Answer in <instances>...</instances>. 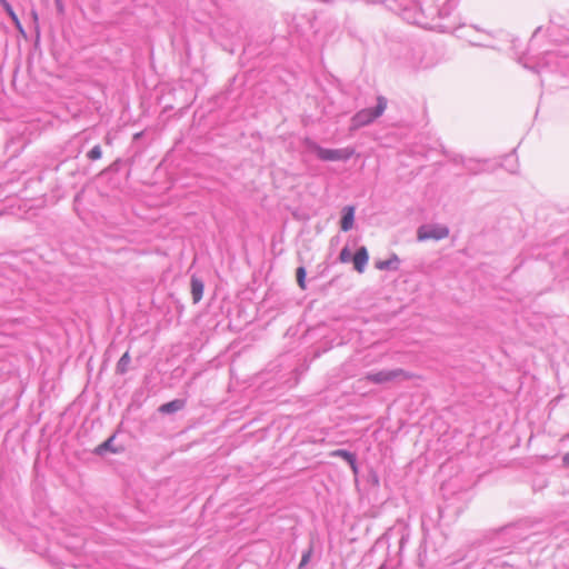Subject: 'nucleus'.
<instances>
[{
	"label": "nucleus",
	"instance_id": "nucleus-1",
	"mask_svg": "<svg viewBox=\"0 0 569 569\" xmlns=\"http://www.w3.org/2000/svg\"><path fill=\"white\" fill-rule=\"evenodd\" d=\"M457 6V0H420L416 7L418 11L410 20V10L405 11V19L426 29H437L442 32L452 30L451 26L440 20L450 16Z\"/></svg>",
	"mask_w": 569,
	"mask_h": 569
},
{
	"label": "nucleus",
	"instance_id": "nucleus-2",
	"mask_svg": "<svg viewBox=\"0 0 569 569\" xmlns=\"http://www.w3.org/2000/svg\"><path fill=\"white\" fill-rule=\"evenodd\" d=\"M387 104L388 100L382 96H378L376 107L361 109L353 114L351 118L350 130H358L361 127L372 123L383 114L387 109Z\"/></svg>",
	"mask_w": 569,
	"mask_h": 569
},
{
	"label": "nucleus",
	"instance_id": "nucleus-3",
	"mask_svg": "<svg viewBox=\"0 0 569 569\" xmlns=\"http://www.w3.org/2000/svg\"><path fill=\"white\" fill-rule=\"evenodd\" d=\"M538 68V72L546 68L569 76V54L562 51H547L540 59Z\"/></svg>",
	"mask_w": 569,
	"mask_h": 569
},
{
	"label": "nucleus",
	"instance_id": "nucleus-4",
	"mask_svg": "<svg viewBox=\"0 0 569 569\" xmlns=\"http://www.w3.org/2000/svg\"><path fill=\"white\" fill-rule=\"evenodd\" d=\"M307 146L322 161H347L355 153L352 148L327 149L310 140H307Z\"/></svg>",
	"mask_w": 569,
	"mask_h": 569
},
{
	"label": "nucleus",
	"instance_id": "nucleus-5",
	"mask_svg": "<svg viewBox=\"0 0 569 569\" xmlns=\"http://www.w3.org/2000/svg\"><path fill=\"white\" fill-rule=\"evenodd\" d=\"M411 378V375L405 371L403 369L397 368L391 370H380L377 372H369L366 375L365 379L369 382L376 385H383L387 382H392L396 380H408Z\"/></svg>",
	"mask_w": 569,
	"mask_h": 569
},
{
	"label": "nucleus",
	"instance_id": "nucleus-6",
	"mask_svg": "<svg viewBox=\"0 0 569 569\" xmlns=\"http://www.w3.org/2000/svg\"><path fill=\"white\" fill-rule=\"evenodd\" d=\"M449 229L446 226L433 224V226H421L418 229V240L425 241L429 239L441 240L447 238Z\"/></svg>",
	"mask_w": 569,
	"mask_h": 569
},
{
	"label": "nucleus",
	"instance_id": "nucleus-7",
	"mask_svg": "<svg viewBox=\"0 0 569 569\" xmlns=\"http://www.w3.org/2000/svg\"><path fill=\"white\" fill-rule=\"evenodd\" d=\"M410 67L415 69H425L432 66L431 61L425 59V50L418 46L411 49V57L408 58Z\"/></svg>",
	"mask_w": 569,
	"mask_h": 569
},
{
	"label": "nucleus",
	"instance_id": "nucleus-8",
	"mask_svg": "<svg viewBox=\"0 0 569 569\" xmlns=\"http://www.w3.org/2000/svg\"><path fill=\"white\" fill-rule=\"evenodd\" d=\"M368 260H369V254H368L366 247L358 248V250L356 251V253L352 258L355 269L359 273H362L367 267Z\"/></svg>",
	"mask_w": 569,
	"mask_h": 569
},
{
	"label": "nucleus",
	"instance_id": "nucleus-9",
	"mask_svg": "<svg viewBox=\"0 0 569 569\" xmlns=\"http://www.w3.org/2000/svg\"><path fill=\"white\" fill-rule=\"evenodd\" d=\"M186 407L184 399H174L169 402H166L159 407V412L163 415L174 413Z\"/></svg>",
	"mask_w": 569,
	"mask_h": 569
},
{
	"label": "nucleus",
	"instance_id": "nucleus-10",
	"mask_svg": "<svg viewBox=\"0 0 569 569\" xmlns=\"http://www.w3.org/2000/svg\"><path fill=\"white\" fill-rule=\"evenodd\" d=\"M331 456L342 458L345 461L348 462V465L351 467V469L355 473L358 472L357 457L355 453H352L348 450H345V449H337V450L332 451Z\"/></svg>",
	"mask_w": 569,
	"mask_h": 569
},
{
	"label": "nucleus",
	"instance_id": "nucleus-11",
	"mask_svg": "<svg viewBox=\"0 0 569 569\" xmlns=\"http://www.w3.org/2000/svg\"><path fill=\"white\" fill-rule=\"evenodd\" d=\"M355 222V208L348 206L343 209V214L340 221V228L342 231H349L352 229Z\"/></svg>",
	"mask_w": 569,
	"mask_h": 569
},
{
	"label": "nucleus",
	"instance_id": "nucleus-12",
	"mask_svg": "<svg viewBox=\"0 0 569 569\" xmlns=\"http://www.w3.org/2000/svg\"><path fill=\"white\" fill-rule=\"evenodd\" d=\"M400 259L396 253H392L389 259L380 260L376 262V268L379 270H392L396 271L399 269Z\"/></svg>",
	"mask_w": 569,
	"mask_h": 569
},
{
	"label": "nucleus",
	"instance_id": "nucleus-13",
	"mask_svg": "<svg viewBox=\"0 0 569 569\" xmlns=\"http://www.w3.org/2000/svg\"><path fill=\"white\" fill-rule=\"evenodd\" d=\"M203 281L196 277H191V295L194 303L199 302L203 296Z\"/></svg>",
	"mask_w": 569,
	"mask_h": 569
},
{
	"label": "nucleus",
	"instance_id": "nucleus-14",
	"mask_svg": "<svg viewBox=\"0 0 569 569\" xmlns=\"http://www.w3.org/2000/svg\"><path fill=\"white\" fill-rule=\"evenodd\" d=\"M399 531L400 533V547L408 540L409 538V525L402 520H397L396 525L390 529V532Z\"/></svg>",
	"mask_w": 569,
	"mask_h": 569
},
{
	"label": "nucleus",
	"instance_id": "nucleus-15",
	"mask_svg": "<svg viewBox=\"0 0 569 569\" xmlns=\"http://www.w3.org/2000/svg\"><path fill=\"white\" fill-rule=\"evenodd\" d=\"M130 362H131V357H130L129 352L127 351L121 356V358L117 362V366H116L117 373L124 375L128 371V367H129Z\"/></svg>",
	"mask_w": 569,
	"mask_h": 569
},
{
	"label": "nucleus",
	"instance_id": "nucleus-16",
	"mask_svg": "<svg viewBox=\"0 0 569 569\" xmlns=\"http://www.w3.org/2000/svg\"><path fill=\"white\" fill-rule=\"evenodd\" d=\"M489 34L486 32H482L477 38H470L469 42L473 46H480V47H493L489 41H487L485 38H488Z\"/></svg>",
	"mask_w": 569,
	"mask_h": 569
},
{
	"label": "nucleus",
	"instance_id": "nucleus-17",
	"mask_svg": "<svg viewBox=\"0 0 569 569\" xmlns=\"http://www.w3.org/2000/svg\"><path fill=\"white\" fill-rule=\"evenodd\" d=\"M306 269L305 267H299L296 271L297 281L301 289H306Z\"/></svg>",
	"mask_w": 569,
	"mask_h": 569
},
{
	"label": "nucleus",
	"instance_id": "nucleus-18",
	"mask_svg": "<svg viewBox=\"0 0 569 569\" xmlns=\"http://www.w3.org/2000/svg\"><path fill=\"white\" fill-rule=\"evenodd\" d=\"M3 10L7 12V14L11 18V20L20 27V22L18 19V16L16 14L12 6L9 2H4V6H2Z\"/></svg>",
	"mask_w": 569,
	"mask_h": 569
},
{
	"label": "nucleus",
	"instance_id": "nucleus-19",
	"mask_svg": "<svg viewBox=\"0 0 569 569\" xmlns=\"http://www.w3.org/2000/svg\"><path fill=\"white\" fill-rule=\"evenodd\" d=\"M102 156L101 147L99 144L94 146L88 153L87 157L90 160H99Z\"/></svg>",
	"mask_w": 569,
	"mask_h": 569
},
{
	"label": "nucleus",
	"instance_id": "nucleus-20",
	"mask_svg": "<svg viewBox=\"0 0 569 569\" xmlns=\"http://www.w3.org/2000/svg\"><path fill=\"white\" fill-rule=\"evenodd\" d=\"M113 441V437H110L109 439H107L104 442H102L98 448H97V452L98 453H102L107 450H111V443Z\"/></svg>",
	"mask_w": 569,
	"mask_h": 569
},
{
	"label": "nucleus",
	"instance_id": "nucleus-21",
	"mask_svg": "<svg viewBox=\"0 0 569 569\" xmlns=\"http://www.w3.org/2000/svg\"><path fill=\"white\" fill-rule=\"evenodd\" d=\"M350 259H351V252H350L349 248L348 247L342 248L340 251V254H339V260L341 262H349Z\"/></svg>",
	"mask_w": 569,
	"mask_h": 569
},
{
	"label": "nucleus",
	"instance_id": "nucleus-22",
	"mask_svg": "<svg viewBox=\"0 0 569 569\" xmlns=\"http://www.w3.org/2000/svg\"><path fill=\"white\" fill-rule=\"evenodd\" d=\"M310 557H311V549L303 552L299 567L301 568V567L306 566L309 562Z\"/></svg>",
	"mask_w": 569,
	"mask_h": 569
},
{
	"label": "nucleus",
	"instance_id": "nucleus-23",
	"mask_svg": "<svg viewBox=\"0 0 569 569\" xmlns=\"http://www.w3.org/2000/svg\"><path fill=\"white\" fill-rule=\"evenodd\" d=\"M54 3H56V7H57V11L62 14L64 12V4L62 2V0H54Z\"/></svg>",
	"mask_w": 569,
	"mask_h": 569
},
{
	"label": "nucleus",
	"instance_id": "nucleus-24",
	"mask_svg": "<svg viewBox=\"0 0 569 569\" xmlns=\"http://www.w3.org/2000/svg\"><path fill=\"white\" fill-rule=\"evenodd\" d=\"M562 465H563V467L569 468V451L563 455Z\"/></svg>",
	"mask_w": 569,
	"mask_h": 569
},
{
	"label": "nucleus",
	"instance_id": "nucleus-25",
	"mask_svg": "<svg viewBox=\"0 0 569 569\" xmlns=\"http://www.w3.org/2000/svg\"><path fill=\"white\" fill-rule=\"evenodd\" d=\"M506 161H507V162H509V161H511V162H517V161H516V158H515V154H512V153H511V154H509V156H507Z\"/></svg>",
	"mask_w": 569,
	"mask_h": 569
},
{
	"label": "nucleus",
	"instance_id": "nucleus-26",
	"mask_svg": "<svg viewBox=\"0 0 569 569\" xmlns=\"http://www.w3.org/2000/svg\"><path fill=\"white\" fill-rule=\"evenodd\" d=\"M517 163H515V166H510L508 169L511 171V172H516V169H517Z\"/></svg>",
	"mask_w": 569,
	"mask_h": 569
},
{
	"label": "nucleus",
	"instance_id": "nucleus-27",
	"mask_svg": "<svg viewBox=\"0 0 569 569\" xmlns=\"http://www.w3.org/2000/svg\"><path fill=\"white\" fill-rule=\"evenodd\" d=\"M566 439H569V433L565 435V436L561 438V440H562V441H563V440H566Z\"/></svg>",
	"mask_w": 569,
	"mask_h": 569
},
{
	"label": "nucleus",
	"instance_id": "nucleus-28",
	"mask_svg": "<svg viewBox=\"0 0 569 569\" xmlns=\"http://www.w3.org/2000/svg\"><path fill=\"white\" fill-rule=\"evenodd\" d=\"M4 2H8L7 0H0L1 7L4 6Z\"/></svg>",
	"mask_w": 569,
	"mask_h": 569
},
{
	"label": "nucleus",
	"instance_id": "nucleus-29",
	"mask_svg": "<svg viewBox=\"0 0 569 569\" xmlns=\"http://www.w3.org/2000/svg\"><path fill=\"white\" fill-rule=\"evenodd\" d=\"M379 569H383V567H380Z\"/></svg>",
	"mask_w": 569,
	"mask_h": 569
}]
</instances>
